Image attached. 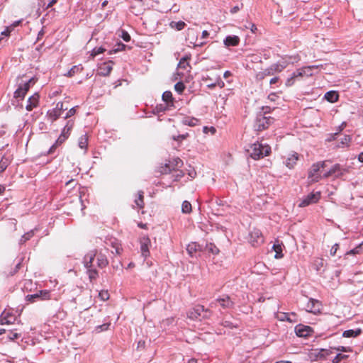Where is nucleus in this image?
<instances>
[{"label": "nucleus", "mask_w": 363, "mask_h": 363, "mask_svg": "<svg viewBox=\"0 0 363 363\" xmlns=\"http://www.w3.org/2000/svg\"><path fill=\"white\" fill-rule=\"evenodd\" d=\"M48 117L52 122L56 121L60 116V112L59 110L52 109L48 111Z\"/></svg>", "instance_id": "obj_33"}, {"label": "nucleus", "mask_w": 363, "mask_h": 363, "mask_svg": "<svg viewBox=\"0 0 363 363\" xmlns=\"http://www.w3.org/2000/svg\"><path fill=\"white\" fill-rule=\"evenodd\" d=\"M296 313H280L278 314L277 318L281 321H288L290 323L296 322Z\"/></svg>", "instance_id": "obj_21"}, {"label": "nucleus", "mask_w": 363, "mask_h": 363, "mask_svg": "<svg viewBox=\"0 0 363 363\" xmlns=\"http://www.w3.org/2000/svg\"><path fill=\"white\" fill-rule=\"evenodd\" d=\"M150 240L147 237H143L140 240V250L142 255L146 258L149 255V245Z\"/></svg>", "instance_id": "obj_18"}, {"label": "nucleus", "mask_w": 363, "mask_h": 363, "mask_svg": "<svg viewBox=\"0 0 363 363\" xmlns=\"http://www.w3.org/2000/svg\"><path fill=\"white\" fill-rule=\"evenodd\" d=\"M121 37L125 41L129 42L130 40V35L127 31L122 30Z\"/></svg>", "instance_id": "obj_52"}, {"label": "nucleus", "mask_w": 363, "mask_h": 363, "mask_svg": "<svg viewBox=\"0 0 363 363\" xmlns=\"http://www.w3.org/2000/svg\"><path fill=\"white\" fill-rule=\"evenodd\" d=\"M99 296L102 301H106L109 298V294L108 291H101L99 293Z\"/></svg>", "instance_id": "obj_48"}, {"label": "nucleus", "mask_w": 363, "mask_h": 363, "mask_svg": "<svg viewBox=\"0 0 363 363\" xmlns=\"http://www.w3.org/2000/svg\"><path fill=\"white\" fill-rule=\"evenodd\" d=\"M333 173L331 169H330L328 171L325 172L323 175H321V179L328 178L330 176H333Z\"/></svg>", "instance_id": "obj_59"}, {"label": "nucleus", "mask_w": 363, "mask_h": 363, "mask_svg": "<svg viewBox=\"0 0 363 363\" xmlns=\"http://www.w3.org/2000/svg\"><path fill=\"white\" fill-rule=\"evenodd\" d=\"M262 109L265 111L263 113H259L257 114L255 122L254 127L257 131H262L268 128L274 121L270 116H267L269 113V107H263Z\"/></svg>", "instance_id": "obj_2"}, {"label": "nucleus", "mask_w": 363, "mask_h": 363, "mask_svg": "<svg viewBox=\"0 0 363 363\" xmlns=\"http://www.w3.org/2000/svg\"><path fill=\"white\" fill-rule=\"evenodd\" d=\"M73 125H74V123L72 121H69L67 123L66 125L64 127L61 133H65L64 135L66 136L67 138H68L70 134V132L73 128Z\"/></svg>", "instance_id": "obj_34"}, {"label": "nucleus", "mask_w": 363, "mask_h": 363, "mask_svg": "<svg viewBox=\"0 0 363 363\" xmlns=\"http://www.w3.org/2000/svg\"><path fill=\"white\" fill-rule=\"evenodd\" d=\"M125 45L123 43H119L116 45L115 48L108 51V54L112 55V54L116 53L119 51H122L123 50L125 49Z\"/></svg>", "instance_id": "obj_42"}, {"label": "nucleus", "mask_w": 363, "mask_h": 363, "mask_svg": "<svg viewBox=\"0 0 363 363\" xmlns=\"http://www.w3.org/2000/svg\"><path fill=\"white\" fill-rule=\"evenodd\" d=\"M187 318L191 320L208 319L212 315L209 309H205L203 306L197 305L186 312Z\"/></svg>", "instance_id": "obj_3"}, {"label": "nucleus", "mask_w": 363, "mask_h": 363, "mask_svg": "<svg viewBox=\"0 0 363 363\" xmlns=\"http://www.w3.org/2000/svg\"><path fill=\"white\" fill-rule=\"evenodd\" d=\"M108 260L105 255L101 254L99 255L97 257V264L99 267H105L108 264Z\"/></svg>", "instance_id": "obj_35"}, {"label": "nucleus", "mask_w": 363, "mask_h": 363, "mask_svg": "<svg viewBox=\"0 0 363 363\" xmlns=\"http://www.w3.org/2000/svg\"><path fill=\"white\" fill-rule=\"evenodd\" d=\"M338 248H339V245H338V244H337V243H336V244H335V245L332 247V248H331V250H330V255H333H333H335V253L337 252V250H338Z\"/></svg>", "instance_id": "obj_57"}, {"label": "nucleus", "mask_w": 363, "mask_h": 363, "mask_svg": "<svg viewBox=\"0 0 363 363\" xmlns=\"http://www.w3.org/2000/svg\"><path fill=\"white\" fill-rule=\"evenodd\" d=\"M9 164V160L6 157H2L0 160V172H3L8 165Z\"/></svg>", "instance_id": "obj_43"}, {"label": "nucleus", "mask_w": 363, "mask_h": 363, "mask_svg": "<svg viewBox=\"0 0 363 363\" xmlns=\"http://www.w3.org/2000/svg\"><path fill=\"white\" fill-rule=\"evenodd\" d=\"M180 161V159L179 157H177L174 162V163L169 162L168 164H165V167L163 170H161V172L167 174L168 172H171L172 170L176 169V166L178 165L179 162Z\"/></svg>", "instance_id": "obj_28"}, {"label": "nucleus", "mask_w": 363, "mask_h": 363, "mask_svg": "<svg viewBox=\"0 0 363 363\" xmlns=\"http://www.w3.org/2000/svg\"><path fill=\"white\" fill-rule=\"evenodd\" d=\"M38 102L39 95L38 94H34L28 99L27 105L26 106V110L28 111H32L38 106Z\"/></svg>", "instance_id": "obj_19"}, {"label": "nucleus", "mask_w": 363, "mask_h": 363, "mask_svg": "<svg viewBox=\"0 0 363 363\" xmlns=\"http://www.w3.org/2000/svg\"><path fill=\"white\" fill-rule=\"evenodd\" d=\"M298 160V155L297 153H293L288 157L286 160L285 164L289 168H293L294 165L296 164L297 160Z\"/></svg>", "instance_id": "obj_25"}, {"label": "nucleus", "mask_w": 363, "mask_h": 363, "mask_svg": "<svg viewBox=\"0 0 363 363\" xmlns=\"http://www.w3.org/2000/svg\"><path fill=\"white\" fill-rule=\"evenodd\" d=\"M16 320V317L11 315L9 313L4 311L1 315V323L4 324H12Z\"/></svg>", "instance_id": "obj_22"}, {"label": "nucleus", "mask_w": 363, "mask_h": 363, "mask_svg": "<svg viewBox=\"0 0 363 363\" xmlns=\"http://www.w3.org/2000/svg\"><path fill=\"white\" fill-rule=\"evenodd\" d=\"M324 98L330 103L336 102L338 100L339 95L335 91H329L325 94Z\"/></svg>", "instance_id": "obj_27"}, {"label": "nucleus", "mask_w": 363, "mask_h": 363, "mask_svg": "<svg viewBox=\"0 0 363 363\" xmlns=\"http://www.w3.org/2000/svg\"><path fill=\"white\" fill-rule=\"evenodd\" d=\"M76 113V108L73 107L70 108L67 113H66V116H65V118H70L71 116H74Z\"/></svg>", "instance_id": "obj_54"}, {"label": "nucleus", "mask_w": 363, "mask_h": 363, "mask_svg": "<svg viewBox=\"0 0 363 363\" xmlns=\"http://www.w3.org/2000/svg\"><path fill=\"white\" fill-rule=\"evenodd\" d=\"M362 333V330L357 328L356 330H345L342 333V336L345 337H355L360 335Z\"/></svg>", "instance_id": "obj_30"}, {"label": "nucleus", "mask_w": 363, "mask_h": 363, "mask_svg": "<svg viewBox=\"0 0 363 363\" xmlns=\"http://www.w3.org/2000/svg\"><path fill=\"white\" fill-rule=\"evenodd\" d=\"M48 300L50 298V291L48 290H41L38 293L30 294L26 296L27 301L34 302L35 299Z\"/></svg>", "instance_id": "obj_10"}, {"label": "nucleus", "mask_w": 363, "mask_h": 363, "mask_svg": "<svg viewBox=\"0 0 363 363\" xmlns=\"http://www.w3.org/2000/svg\"><path fill=\"white\" fill-rule=\"evenodd\" d=\"M272 248L274 250V252H276L275 258L280 259V258L283 257L284 255L282 254V245L281 244L279 243V242L277 241L276 243L274 244Z\"/></svg>", "instance_id": "obj_32"}, {"label": "nucleus", "mask_w": 363, "mask_h": 363, "mask_svg": "<svg viewBox=\"0 0 363 363\" xmlns=\"http://www.w3.org/2000/svg\"><path fill=\"white\" fill-rule=\"evenodd\" d=\"M320 310V303L318 300L310 298L306 305V311L314 314L319 313Z\"/></svg>", "instance_id": "obj_16"}, {"label": "nucleus", "mask_w": 363, "mask_h": 363, "mask_svg": "<svg viewBox=\"0 0 363 363\" xmlns=\"http://www.w3.org/2000/svg\"><path fill=\"white\" fill-rule=\"evenodd\" d=\"M351 140V137L350 135H345L343 138L341 139V143L342 145H347Z\"/></svg>", "instance_id": "obj_56"}, {"label": "nucleus", "mask_w": 363, "mask_h": 363, "mask_svg": "<svg viewBox=\"0 0 363 363\" xmlns=\"http://www.w3.org/2000/svg\"><path fill=\"white\" fill-rule=\"evenodd\" d=\"M347 357V355L339 353V354H337L335 356V357L334 358V359H333V362H338V363H340V362L341 360L345 359H346Z\"/></svg>", "instance_id": "obj_51"}, {"label": "nucleus", "mask_w": 363, "mask_h": 363, "mask_svg": "<svg viewBox=\"0 0 363 363\" xmlns=\"http://www.w3.org/2000/svg\"><path fill=\"white\" fill-rule=\"evenodd\" d=\"M11 31V28L10 27H7L4 31L1 32V35L8 36Z\"/></svg>", "instance_id": "obj_63"}, {"label": "nucleus", "mask_w": 363, "mask_h": 363, "mask_svg": "<svg viewBox=\"0 0 363 363\" xmlns=\"http://www.w3.org/2000/svg\"><path fill=\"white\" fill-rule=\"evenodd\" d=\"M247 152L252 159L259 160L270 154L271 147L266 143L257 142L250 147Z\"/></svg>", "instance_id": "obj_1"}, {"label": "nucleus", "mask_w": 363, "mask_h": 363, "mask_svg": "<svg viewBox=\"0 0 363 363\" xmlns=\"http://www.w3.org/2000/svg\"><path fill=\"white\" fill-rule=\"evenodd\" d=\"M162 100L166 103L167 107L173 106L174 100L172 94L169 91H166L162 94Z\"/></svg>", "instance_id": "obj_26"}, {"label": "nucleus", "mask_w": 363, "mask_h": 363, "mask_svg": "<svg viewBox=\"0 0 363 363\" xmlns=\"http://www.w3.org/2000/svg\"><path fill=\"white\" fill-rule=\"evenodd\" d=\"M96 252L91 251L88 252L84 257V265L87 269V273L90 280L96 279L98 277V272L96 269L92 268V262L95 258Z\"/></svg>", "instance_id": "obj_4"}, {"label": "nucleus", "mask_w": 363, "mask_h": 363, "mask_svg": "<svg viewBox=\"0 0 363 363\" xmlns=\"http://www.w3.org/2000/svg\"><path fill=\"white\" fill-rule=\"evenodd\" d=\"M110 323H104L103 325H99L96 327V330L98 331H105L108 329Z\"/></svg>", "instance_id": "obj_53"}, {"label": "nucleus", "mask_w": 363, "mask_h": 363, "mask_svg": "<svg viewBox=\"0 0 363 363\" xmlns=\"http://www.w3.org/2000/svg\"><path fill=\"white\" fill-rule=\"evenodd\" d=\"M295 332L297 336L306 337L311 335L313 330L310 326L299 324L296 326Z\"/></svg>", "instance_id": "obj_13"}, {"label": "nucleus", "mask_w": 363, "mask_h": 363, "mask_svg": "<svg viewBox=\"0 0 363 363\" xmlns=\"http://www.w3.org/2000/svg\"><path fill=\"white\" fill-rule=\"evenodd\" d=\"M35 83V80L34 78L30 79L26 82L23 83V84L19 85L22 89H23V91H27L29 90L31 84L33 85Z\"/></svg>", "instance_id": "obj_38"}, {"label": "nucleus", "mask_w": 363, "mask_h": 363, "mask_svg": "<svg viewBox=\"0 0 363 363\" xmlns=\"http://www.w3.org/2000/svg\"><path fill=\"white\" fill-rule=\"evenodd\" d=\"M290 62L294 63V62H289L286 59H282L281 60L272 65L270 67L265 69V74L270 76L274 75L276 73L281 72L287 67Z\"/></svg>", "instance_id": "obj_7"}, {"label": "nucleus", "mask_w": 363, "mask_h": 363, "mask_svg": "<svg viewBox=\"0 0 363 363\" xmlns=\"http://www.w3.org/2000/svg\"><path fill=\"white\" fill-rule=\"evenodd\" d=\"M328 161H323L313 164L308 172V179L311 182H318L321 179V174H318L320 169L327 166Z\"/></svg>", "instance_id": "obj_6"}, {"label": "nucleus", "mask_w": 363, "mask_h": 363, "mask_svg": "<svg viewBox=\"0 0 363 363\" xmlns=\"http://www.w3.org/2000/svg\"><path fill=\"white\" fill-rule=\"evenodd\" d=\"M168 107L164 106L163 105L160 104L159 106H156V109L157 112L164 111Z\"/></svg>", "instance_id": "obj_61"}, {"label": "nucleus", "mask_w": 363, "mask_h": 363, "mask_svg": "<svg viewBox=\"0 0 363 363\" xmlns=\"http://www.w3.org/2000/svg\"><path fill=\"white\" fill-rule=\"evenodd\" d=\"M223 43L227 47L236 46L240 43V38L237 35H228L225 38Z\"/></svg>", "instance_id": "obj_23"}, {"label": "nucleus", "mask_w": 363, "mask_h": 363, "mask_svg": "<svg viewBox=\"0 0 363 363\" xmlns=\"http://www.w3.org/2000/svg\"><path fill=\"white\" fill-rule=\"evenodd\" d=\"M113 69V62L101 63L98 67V74L101 76H108Z\"/></svg>", "instance_id": "obj_15"}, {"label": "nucleus", "mask_w": 363, "mask_h": 363, "mask_svg": "<svg viewBox=\"0 0 363 363\" xmlns=\"http://www.w3.org/2000/svg\"><path fill=\"white\" fill-rule=\"evenodd\" d=\"M361 245H359V246L356 247L355 248H354L353 250H351L350 251H348L347 253H346V255H356V254H359L360 253V251H361Z\"/></svg>", "instance_id": "obj_50"}, {"label": "nucleus", "mask_w": 363, "mask_h": 363, "mask_svg": "<svg viewBox=\"0 0 363 363\" xmlns=\"http://www.w3.org/2000/svg\"><path fill=\"white\" fill-rule=\"evenodd\" d=\"M317 67H318L315 65L303 67L302 68L298 69L296 71V74L298 77L299 79L304 77H308L313 75V69H317Z\"/></svg>", "instance_id": "obj_14"}, {"label": "nucleus", "mask_w": 363, "mask_h": 363, "mask_svg": "<svg viewBox=\"0 0 363 363\" xmlns=\"http://www.w3.org/2000/svg\"><path fill=\"white\" fill-rule=\"evenodd\" d=\"M65 133H61L57 140L55 141V143L50 147L49 149L48 154H52L54 152L55 150L60 145L63 143L68 138L64 135Z\"/></svg>", "instance_id": "obj_24"}, {"label": "nucleus", "mask_w": 363, "mask_h": 363, "mask_svg": "<svg viewBox=\"0 0 363 363\" xmlns=\"http://www.w3.org/2000/svg\"><path fill=\"white\" fill-rule=\"evenodd\" d=\"M206 86L210 89H213L216 86L220 88H223L225 86V84L220 77H218L214 82H212L211 84H207Z\"/></svg>", "instance_id": "obj_39"}, {"label": "nucleus", "mask_w": 363, "mask_h": 363, "mask_svg": "<svg viewBox=\"0 0 363 363\" xmlns=\"http://www.w3.org/2000/svg\"><path fill=\"white\" fill-rule=\"evenodd\" d=\"M199 30L198 28H189L186 35V42L189 46L192 45L194 47L202 46L205 44V41H201V39H199Z\"/></svg>", "instance_id": "obj_5"}, {"label": "nucleus", "mask_w": 363, "mask_h": 363, "mask_svg": "<svg viewBox=\"0 0 363 363\" xmlns=\"http://www.w3.org/2000/svg\"><path fill=\"white\" fill-rule=\"evenodd\" d=\"M203 131L205 133H207L208 132H211V134H214L216 131V128L214 127L208 128L207 126H204L203 128Z\"/></svg>", "instance_id": "obj_55"}, {"label": "nucleus", "mask_w": 363, "mask_h": 363, "mask_svg": "<svg viewBox=\"0 0 363 363\" xmlns=\"http://www.w3.org/2000/svg\"><path fill=\"white\" fill-rule=\"evenodd\" d=\"M83 69V67H81L80 65H75V66H73L68 72L66 74H65V76H67V77H72L75 73H77V72H81L82 70Z\"/></svg>", "instance_id": "obj_36"}, {"label": "nucleus", "mask_w": 363, "mask_h": 363, "mask_svg": "<svg viewBox=\"0 0 363 363\" xmlns=\"http://www.w3.org/2000/svg\"><path fill=\"white\" fill-rule=\"evenodd\" d=\"M169 25L172 28H175L177 30H182V21H180L177 22L172 21Z\"/></svg>", "instance_id": "obj_49"}, {"label": "nucleus", "mask_w": 363, "mask_h": 363, "mask_svg": "<svg viewBox=\"0 0 363 363\" xmlns=\"http://www.w3.org/2000/svg\"><path fill=\"white\" fill-rule=\"evenodd\" d=\"M249 240L252 246H257L264 242L262 233L259 230H255L250 233Z\"/></svg>", "instance_id": "obj_12"}, {"label": "nucleus", "mask_w": 363, "mask_h": 363, "mask_svg": "<svg viewBox=\"0 0 363 363\" xmlns=\"http://www.w3.org/2000/svg\"><path fill=\"white\" fill-rule=\"evenodd\" d=\"M175 90L179 93L182 94V82H178L174 86Z\"/></svg>", "instance_id": "obj_58"}, {"label": "nucleus", "mask_w": 363, "mask_h": 363, "mask_svg": "<svg viewBox=\"0 0 363 363\" xmlns=\"http://www.w3.org/2000/svg\"><path fill=\"white\" fill-rule=\"evenodd\" d=\"M26 92L23 91V89H22L20 86L14 92L15 98H23L26 95Z\"/></svg>", "instance_id": "obj_47"}, {"label": "nucleus", "mask_w": 363, "mask_h": 363, "mask_svg": "<svg viewBox=\"0 0 363 363\" xmlns=\"http://www.w3.org/2000/svg\"><path fill=\"white\" fill-rule=\"evenodd\" d=\"M333 176L335 177H340L344 175L345 173L348 172L349 168L344 167L341 166L340 164H335L330 168Z\"/></svg>", "instance_id": "obj_17"}, {"label": "nucleus", "mask_w": 363, "mask_h": 363, "mask_svg": "<svg viewBox=\"0 0 363 363\" xmlns=\"http://www.w3.org/2000/svg\"><path fill=\"white\" fill-rule=\"evenodd\" d=\"M265 76H267V74H265V69L262 72H259L257 74V78L259 79H262L264 78Z\"/></svg>", "instance_id": "obj_64"}, {"label": "nucleus", "mask_w": 363, "mask_h": 363, "mask_svg": "<svg viewBox=\"0 0 363 363\" xmlns=\"http://www.w3.org/2000/svg\"><path fill=\"white\" fill-rule=\"evenodd\" d=\"M191 210V204L187 201H183V213H189Z\"/></svg>", "instance_id": "obj_46"}, {"label": "nucleus", "mask_w": 363, "mask_h": 363, "mask_svg": "<svg viewBox=\"0 0 363 363\" xmlns=\"http://www.w3.org/2000/svg\"><path fill=\"white\" fill-rule=\"evenodd\" d=\"M20 337V335L17 333H11L9 337L11 340H15Z\"/></svg>", "instance_id": "obj_60"}, {"label": "nucleus", "mask_w": 363, "mask_h": 363, "mask_svg": "<svg viewBox=\"0 0 363 363\" xmlns=\"http://www.w3.org/2000/svg\"><path fill=\"white\" fill-rule=\"evenodd\" d=\"M320 198V193L317 191L315 193H311L305 196L299 203V207H306L312 203H317Z\"/></svg>", "instance_id": "obj_9"}, {"label": "nucleus", "mask_w": 363, "mask_h": 363, "mask_svg": "<svg viewBox=\"0 0 363 363\" xmlns=\"http://www.w3.org/2000/svg\"><path fill=\"white\" fill-rule=\"evenodd\" d=\"M105 51H106V49L104 48L103 47L95 48L91 52V58H94L96 56H97L99 54L103 53Z\"/></svg>", "instance_id": "obj_45"}, {"label": "nucleus", "mask_w": 363, "mask_h": 363, "mask_svg": "<svg viewBox=\"0 0 363 363\" xmlns=\"http://www.w3.org/2000/svg\"><path fill=\"white\" fill-rule=\"evenodd\" d=\"M183 125H187L194 127L199 125V120L196 118H191L189 116L183 117Z\"/></svg>", "instance_id": "obj_29"}, {"label": "nucleus", "mask_w": 363, "mask_h": 363, "mask_svg": "<svg viewBox=\"0 0 363 363\" xmlns=\"http://www.w3.org/2000/svg\"><path fill=\"white\" fill-rule=\"evenodd\" d=\"M34 235L33 230H30L26 233H25L21 238L20 239V244H23L27 240H30Z\"/></svg>", "instance_id": "obj_41"}, {"label": "nucleus", "mask_w": 363, "mask_h": 363, "mask_svg": "<svg viewBox=\"0 0 363 363\" xmlns=\"http://www.w3.org/2000/svg\"><path fill=\"white\" fill-rule=\"evenodd\" d=\"M298 79L299 78L298 76H296L295 71L293 72L291 76L286 79L285 84L286 86H291L295 83V81Z\"/></svg>", "instance_id": "obj_40"}, {"label": "nucleus", "mask_w": 363, "mask_h": 363, "mask_svg": "<svg viewBox=\"0 0 363 363\" xmlns=\"http://www.w3.org/2000/svg\"><path fill=\"white\" fill-rule=\"evenodd\" d=\"M197 175L196 168L194 164L189 162H186V167L183 168V177L187 176V180H191L194 179Z\"/></svg>", "instance_id": "obj_11"}, {"label": "nucleus", "mask_w": 363, "mask_h": 363, "mask_svg": "<svg viewBox=\"0 0 363 363\" xmlns=\"http://www.w3.org/2000/svg\"><path fill=\"white\" fill-rule=\"evenodd\" d=\"M209 35V33L207 30H203L202 32L201 37L199 39H201V41H204V39L207 38Z\"/></svg>", "instance_id": "obj_62"}, {"label": "nucleus", "mask_w": 363, "mask_h": 363, "mask_svg": "<svg viewBox=\"0 0 363 363\" xmlns=\"http://www.w3.org/2000/svg\"><path fill=\"white\" fill-rule=\"evenodd\" d=\"M206 250L213 255H217L219 252L218 248L213 243L207 244Z\"/></svg>", "instance_id": "obj_44"}, {"label": "nucleus", "mask_w": 363, "mask_h": 363, "mask_svg": "<svg viewBox=\"0 0 363 363\" xmlns=\"http://www.w3.org/2000/svg\"><path fill=\"white\" fill-rule=\"evenodd\" d=\"M135 203L136 206L140 208H143L144 206V202H143V191H140L138 192V197L135 200Z\"/></svg>", "instance_id": "obj_37"}, {"label": "nucleus", "mask_w": 363, "mask_h": 363, "mask_svg": "<svg viewBox=\"0 0 363 363\" xmlns=\"http://www.w3.org/2000/svg\"><path fill=\"white\" fill-rule=\"evenodd\" d=\"M200 249V245L196 242H191L186 247V251L191 257H196Z\"/></svg>", "instance_id": "obj_20"}, {"label": "nucleus", "mask_w": 363, "mask_h": 363, "mask_svg": "<svg viewBox=\"0 0 363 363\" xmlns=\"http://www.w3.org/2000/svg\"><path fill=\"white\" fill-rule=\"evenodd\" d=\"M217 303H218L223 309L232 308L234 306V302L228 295H223L222 296L218 298L215 301L210 303L209 306L211 308L216 307Z\"/></svg>", "instance_id": "obj_8"}, {"label": "nucleus", "mask_w": 363, "mask_h": 363, "mask_svg": "<svg viewBox=\"0 0 363 363\" xmlns=\"http://www.w3.org/2000/svg\"><path fill=\"white\" fill-rule=\"evenodd\" d=\"M78 145L81 149L84 150V152H86L88 145V137L86 134L79 138Z\"/></svg>", "instance_id": "obj_31"}]
</instances>
